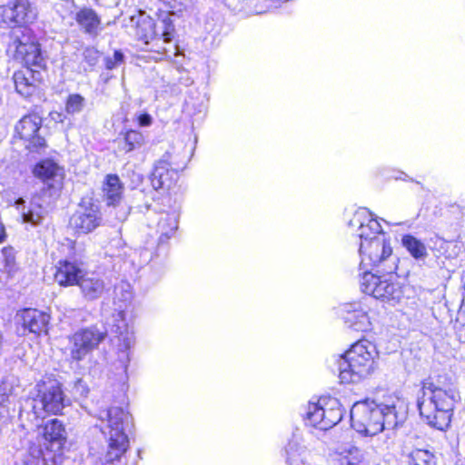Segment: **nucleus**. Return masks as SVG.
Masks as SVG:
<instances>
[{
	"instance_id": "1",
	"label": "nucleus",
	"mask_w": 465,
	"mask_h": 465,
	"mask_svg": "<svg viewBox=\"0 0 465 465\" xmlns=\"http://www.w3.org/2000/svg\"><path fill=\"white\" fill-rule=\"evenodd\" d=\"M405 417L399 400L387 404L366 400L356 402L351 410V427L357 432L371 437L385 430L396 429Z\"/></svg>"
},
{
	"instance_id": "2",
	"label": "nucleus",
	"mask_w": 465,
	"mask_h": 465,
	"mask_svg": "<svg viewBox=\"0 0 465 465\" xmlns=\"http://www.w3.org/2000/svg\"><path fill=\"white\" fill-rule=\"evenodd\" d=\"M420 392L418 408L421 418L432 428L446 430L450 423L457 397L455 389L450 382H443L438 378L424 381Z\"/></svg>"
},
{
	"instance_id": "3",
	"label": "nucleus",
	"mask_w": 465,
	"mask_h": 465,
	"mask_svg": "<svg viewBox=\"0 0 465 465\" xmlns=\"http://www.w3.org/2000/svg\"><path fill=\"white\" fill-rule=\"evenodd\" d=\"M70 405V400L64 395L63 384L56 379L45 377L30 390L27 398L21 406L20 417L26 416L35 426L46 414L58 415Z\"/></svg>"
},
{
	"instance_id": "4",
	"label": "nucleus",
	"mask_w": 465,
	"mask_h": 465,
	"mask_svg": "<svg viewBox=\"0 0 465 465\" xmlns=\"http://www.w3.org/2000/svg\"><path fill=\"white\" fill-rule=\"evenodd\" d=\"M99 419L106 421L105 429L108 430H103V433L108 436V449L102 465H124L123 455L129 446V440L124 431L129 422V413L123 408L111 407L101 411Z\"/></svg>"
},
{
	"instance_id": "5",
	"label": "nucleus",
	"mask_w": 465,
	"mask_h": 465,
	"mask_svg": "<svg viewBox=\"0 0 465 465\" xmlns=\"http://www.w3.org/2000/svg\"><path fill=\"white\" fill-rule=\"evenodd\" d=\"M55 282L61 286L77 285L86 302L100 299L106 291V283L99 273L83 271L75 262L61 261L56 266Z\"/></svg>"
},
{
	"instance_id": "6",
	"label": "nucleus",
	"mask_w": 465,
	"mask_h": 465,
	"mask_svg": "<svg viewBox=\"0 0 465 465\" xmlns=\"http://www.w3.org/2000/svg\"><path fill=\"white\" fill-rule=\"evenodd\" d=\"M375 347L368 341L354 343L337 361L339 377L343 383H354L373 371Z\"/></svg>"
},
{
	"instance_id": "7",
	"label": "nucleus",
	"mask_w": 465,
	"mask_h": 465,
	"mask_svg": "<svg viewBox=\"0 0 465 465\" xmlns=\"http://www.w3.org/2000/svg\"><path fill=\"white\" fill-rule=\"evenodd\" d=\"M393 264L392 266L382 269L389 276H377L370 272H364L360 280L361 292L385 302H399L402 298V290L398 282L391 280V274L395 270Z\"/></svg>"
},
{
	"instance_id": "8",
	"label": "nucleus",
	"mask_w": 465,
	"mask_h": 465,
	"mask_svg": "<svg viewBox=\"0 0 465 465\" xmlns=\"http://www.w3.org/2000/svg\"><path fill=\"white\" fill-rule=\"evenodd\" d=\"M41 436L37 437L36 446L43 449L44 459L50 465H61L64 460L66 432L64 425L57 419L49 420L42 429Z\"/></svg>"
},
{
	"instance_id": "9",
	"label": "nucleus",
	"mask_w": 465,
	"mask_h": 465,
	"mask_svg": "<svg viewBox=\"0 0 465 465\" xmlns=\"http://www.w3.org/2000/svg\"><path fill=\"white\" fill-rule=\"evenodd\" d=\"M107 331L96 326L84 328L74 332L69 339L70 356L72 360L80 361L105 339Z\"/></svg>"
},
{
	"instance_id": "10",
	"label": "nucleus",
	"mask_w": 465,
	"mask_h": 465,
	"mask_svg": "<svg viewBox=\"0 0 465 465\" xmlns=\"http://www.w3.org/2000/svg\"><path fill=\"white\" fill-rule=\"evenodd\" d=\"M183 169L173 160L170 152H165L163 156L154 163L150 181L153 188L158 190H170L179 179V170Z\"/></svg>"
},
{
	"instance_id": "11",
	"label": "nucleus",
	"mask_w": 465,
	"mask_h": 465,
	"mask_svg": "<svg viewBox=\"0 0 465 465\" xmlns=\"http://www.w3.org/2000/svg\"><path fill=\"white\" fill-rule=\"evenodd\" d=\"M50 316L36 309H24L17 312L15 315L16 332L20 336H26L30 333L39 336L47 332V325Z\"/></svg>"
},
{
	"instance_id": "12",
	"label": "nucleus",
	"mask_w": 465,
	"mask_h": 465,
	"mask_svg": "<svg viewBox=\"0 0 465 465\" xmlns=\"http://www.w3.org/2000/svg\"><path fill=\"white\" fill-rule=\"evenodd\" d=\"M359 252L361 263L380 266L389 261L392 249L384 233L371 238L369 242H360Z\"/></svg>"
},
{
	"instance_id": "13",
	"label": "nucleus",
	"mask_w": 465,
	"mask_h": 465,
	"mask_svg": "<svg viewBox=\"0 0 465 465\" xmlns=\"http://www.w3.org/2000/svg\"><path fill=\"white\" fill-rule=\"evenodd\" d=\"M174 27L170 19H163L156 25L152 17L142 14L136 22V35L146 44L157 37L163 38L165 43L171 42Z\"/></svg>"
},
{
	"instance_id": "14",
	"label": "nucleus",
	"mask_w": 465,
	"mask_h": 465,
	"mask_svg": "<svg viewBox=\"0 0 465 465\" xmlns=\"http://www.w3.org/2000/svg\"><path fill=\"white\" fill-rule=\"evenodd\" d=\"M35 17V10L28 0H18L13 5H0V27H14L32 23Z\"/></svg>"
},
{
	"instance_id": "15",
	"label": "nucleus",
	"mask_w": 465,
	"mask_h": 465,
	"mask_svg": "<svg viewBox=\"0 0 465 465\" xmlns=\"http://www.w3.org/2000/svg\"><path fill=\"white\" fill-rule=\"evenodd\" d=\"M102 217L98 206L83 201L71 216L69 224L77 233H89L101 224Z\"/></svg>"
},
{
	"instance_id": "16",
	"label": "nucleus",
	"mask_w": 465,
	"mask_h": 465,
	"mask_svg": "<svg viewBox=\"0 0 465 465\" xmlns=\"http://www.w3.org/2000/svg\"><path fill=\"white\" fill-rule=\"evenodd\" d=\"M42 126V117L35 113L25 115L15 125V132L21 139L27 140V148L32 152H39L45 148L44 137L37 134Z\"/></svg>"
},
{
	"instance_id": "17",
	"label": "nucleus",
	"mask_w": 465,
	"mask_h": 465,
	"mask_svg": "<svg viewBox=\"0 0 465 465\" xmlns=\"http://www.w3.org/2000/svg\"><path fill=\"white\" fill-rule=\"evenodd\" d=\"M350 227L358 228V237L362 242H369L371 238L384 234L380 223L372 218V214L366 208L358 209L349 221Z\"/></svg>"
},
{
	"instance_id": "18",
	"label": "nucleus",
	"mask_w": 465,
	"mask_h": 465,
	"mask_svg": "<svg viewBox=\"0 0 465 465\" xmlns=\"http://www.w3.org/2000/svg\"><path fill=\"white\" fill-rule=\"evenodd\" d=\"M368 311L369 307L363 302H354L343 304L341 313L348 328L356 331H366L371 324Z\"/></svg>"
},
{
	"instance_id": "19",
	"label": "nucleus",
	"mask_w": 465,
	"mask_h": 465,
	"mask_svg": "<svg viewBox=\"0 0 465 465\" xmlns=\"http://www.w3.org/2000/svg\"><path fill=\"white\" fill-rule=\"evenodd\" d=\"M132 298L133 293L129 283L122 282L114 286L113 299L116 313L113 315V318L122 323L116 325L117 330L121 331L125 326V309L131 302Z\"/></svg>"
},
{
	"instance_id": "20",
	"label": "nucleus",
	"mask_w": 465,
	"mask_h": 465,
	"mask_svg": "<svg viewBox=\"0 0 465 465\" xmlns=\"http://www.w3.org/2000/svg\"><path fill=\"white\" fill-rule=\"evenodd\" d=\"M34 174L50 187L60 184L64 178V169L54 161L46 159L34 168Z\"/></svg>"
},
{
	"instance_id": "21",
	"label": "nucleus",
	"mask_w": 465,
	"mask_h": 465,
	"mask_svg": "<svg viewBox=\"0 0 465 465\" xmlns=\"http://www.w3.org/2000/svg\"><path fill=\"white\" fill-rule=\"evenodd\" d=\"M35 74H39V72L28 67L14 74L13 78L17 93L25 97L33 94L36 87Z\"/></svg>"
},
{
	"instance_id": "22",
	"label": "nucleus",
	"mask_w": 465,
	"mask_h": 465,
	"mask_svg": "<svg viewBox=\"0 0 465 465\" xmlns=\"http://www.w3.org/2000/svg\"><path fill=\"white\" fill-rule=\"evenodd\" d=\"M75 21L79 26L92 36H96L100 31L101 19L92 8H82L75 15Z\"/></svg>"
},
{
	"instance_id": "23",
	"label": "nucleus",
	"mask_w": 465,
	"mask_h": 465,
	"mask_svg": "<svg viewBox=\"0 0 465 465\" xmlns=\"http://www.w3.org/2000/svg\"><path fill=\"white\" fill-rule=\"evenodd\" d=\"M103 191L108 205L116 206L119 204L124 192V185L119 176L107 174L104 181Z\"/></svg>"
},
{
	"instance_id": "24",
	"label": "nucleus",
	"mask_w": 465,
	"mask_h": 465,
	"mask_svg": "<svg viewBox=\"0 0 465 465\" xmlns=\"http://www.w3.org/2000/svg\"><path fill=\"white\" fill-rule=\"evenodd\" d=\"M40 198H34L26 210L24 209L22 218L24 223L36 226L42 223L47 215V209L40 203Z\"/></svg>"
},
{
	"instance_id": "25",
	"label": "nucleus",
	"mask_w": 465,
	"mask_h": 465,
	"mask_svg": "<svg viewBox=\"0 0 465 465\" xmlns=\"http://www.w3.org/2000/svg\"><path fill=\"white\" fill-rule=\"evenodd\" d=\"M400 465H436V460L432 452L416 449L406 455Z\"/></svg>"
},
{
	"instance_id": "26",
	"label": "nucleus",
	"mask_w": 465,
	"mask_h": 465,
	"mask_svg": "<svg viewBox=\"0 0 465 465\" xmlns=\"http://www.w3.org/2000/svg\"><path fill=\"white\" fill-rule=\"evenodd\" d=\"M158 231L160 232V242H164L170 239L178 228V220L175 213H163L158 224Z\"/></svg>"
},
{
	"instance_id": "27",
	"label": "nucleus",
	"mask_w": 465,
	"mask_h": 465,
	"mask_svg": "<svg viewBox=\"0 0 465 465\" xmlns=\"http://www.w3.org/2000/svg\"><path fill=\"white\" fill-rule=\"evenodd\" d=\"M145 143L144 135L138 131L129 130L124 134L123 139H119V148L125 153L140 149Z\"/></svg>"
},
{
	"instance_id": "28",
	"label": "nucleus",
	"mask_w": 465,
	"mask_h": 465,
	"mask_svg": "<svg viewBox=\"0 0 465 465\" xmlns=\"http://www.w3.org/2000/svg\"><path fill=\"white\" fill-rule=\"evenodd\" d=\"M15 465H50V462L44 459L41 446L30 444L27 450L22 454V457Z\"/></svg>"
},
{
	"instance_id": "29",
	"label": "nucleus",
	"mask_w": 465,
	"mask_h": 465,
	"mask_svg": "<svg viewBox=\"0 0 465 465\" xmlns=\"http://www.w3.org/2000/svg\"><path fill=\"white\" fill-rule=\"evenodd\" d=\"M402 245L417 260L427 257L428 252L424 243L412 235H404L401 239Z\"/></svg>"
},
{
	"instance_id": "30",
	"label": "nucleus",
	"mask_w": 465,
	"mask_h": 465,
	"mask_svg": "<svg viewBox=\"0 0 465 465\" xmlns=\"http://www.w3.org/2000/svg\"><path fill=\"white\" fill-rule=\"evenodd\" d=\"M324 409L320 402H309L305 413L307 423L323 430Z\"/></svg>"
},
{
	"instance_id": "31",
	"label": "nucleus",
	"mask_w": 465,
	"mask_h": 465,
	"mask_svg": "<svg viewBox=\"0 0 465 465\" xmlns=\"http://www.w3.org/2000/svg\"><path fill=\"white\" fill-rule=\"evenodd\" d=\"M339 405V402L334 400L331 401V406L330 408L324 409L323 430L332 428L341 420L343 411Z\"/></svg>"
},
{
	"instance_id": "32",
	"label": "nucleus",
	"mask_w": 465,
	"mask_h": 465,
	"mask_svg": "<svg viewBox=\"0 0 465 465\" xmlns=\"http://www.w3.org/2000/svg\"><path fill=\"white\" fill-rule=\"evenodd\" d=\"M24 60L27 65H32L38 68L45 66L44 57L37 45L31 44L25 46Z\"/></svg>"
},
{
	"instance_id": "33",
	"label": "nucleus",
	"mask_w": 465,
	"mask_h": 465,
	"mask_svg": "<svg viewBox=\"0 0 465 465\" xmlns=\"http://www.w3.org/2000/svg\"><path fill=\"white\" fill-rule=\"evenodd\" d=\"M69 391L75 401H82L88 397L90 389L85 381L82 378H77L70 384Z\"/></svg>"
},
{
	"instance_id": "34",
	"label": "nucleus",
	"mask_w": 465,
	"mask_h": 465,
	"mask_svg": "<svg viewBox=\"0 0 465 465\" xmlns=\"http://www.w3.org/2000/svg\"><path fill=\"white\" fill-rule=\"evenodd\" d=\"M84 106V98L78 94H70L66 100L65 110L68 114H74L81 112Z\"/></svg>"
},
{
	"instance_id": "35",
	"label": "nucleus",
	"mask_w": 465,
	"mask_h": 465,
	"mask_svg": "<svg viewBox=\"0 0 465 465\" xmlns=\"http://www.w3.org/2000/svg\"><path fill=\"white\" fill-rule=\"evenodd\" d=\"M117 324H122L121 322H118L116 321V319H114V327L115 328L114 331L115 333H118L120 335V341H122V344L120 345V347H123L125 351L129 350L134 342V335L132 333H128L126 332L125 334L124 333V331H126L127 329V325L125 324V326L121 329V331L120 330H117Z\"/></svg>"
},
{
	"instance_id": "36",
	"label": "nucleus",
	"mask_w": 465,
	"mask_h": 465,
	"mask_svg": "<svg viewBox=\"0 0 465 465\" xmlns=\"http://www.w3.org/2000/svg\"><path fill=\"white\" fill-rule=\"evenodd\" d=\"M302 449L294 441H290L286 448V462L288 465H295L298 456L301 455Z\"/></svg>"
},
{
	"instance_id": "37",
	"label": "nucleus",
	"mask_w": 465,
	"mask_h": 465,
	"mask_svg": "<svg viewBox=\"0 0 465 465\" xmlns=\"http://www.w3.org/2000/svg\"><path fill=\"white\" fill-rule=\"evenodd\" d=\"M5 262V270L10 273L15 270V250L12 247H5L2 250Z\"/></svg>"
},
{
	"instance_id": "38",
	"label": "nucleus",
	"mask_w": 465,
	"mask_h": 465,
	"mask_svg": "<svg viewBox=\"0 0 465 465\" xmlns=\"http://www.w3.org/2000/svg\"><path fill=\"white\" fill-rule=\"evenodd\" d=\"M124 55L121 51H114L113 56H106L104 58V65L107 70L117 68L124 63Z\"/></svg>"
},
{
	"instance_id": "39",
	"label": "nucleus",
	"mask_w": 465,
	"mask_h": 465,
	"mask_svg": "<svg viewBox=\"0 0 465 465\" xmlns=\"http://www.w3.org/2000/svg\"><path fill=\"white\" fill-rule=\"evenodd\" d=\"M6 391V386L0 385V414L7 412L8 404L10 403V395Z\"/></svg>"
},
{
	"instance_id": "40",
	"label": "nucleus",
	"mask_w": 465,
	"mask_h": 465,
	"mask_svg": "<svg viewBox=\"0 0 465 465\" xmlns=\"http://www.w3.org/2000/svg\"><path fill=\"white\" fill-rule=\"evenodd\" d=\"M163 3L168 5L170 7L182 11L188 8L193 4V0H162Z\"/></svg>"
},
{
	"instance_id": "41",
	"label": "nucleus",
	"mask_w": 465,
	"mask_h": 465,
	"mask_svg": "<svg viewBox=\"0 0 465 465\" xmlns=\"http://www.w3.org/2000/svg\"><path fill=\"white\" fill-rule=\"evenodd\" d=\"M84 61L90 65L94 66L97 64L99 59V52L94 48H86L84 51Z\"/></svg>"
},
{
	"instance_id": "42",
	"label": "nucleus",
	"mask_w": 465,
	"mask_h": 465,
	"mask_svg": "<svg viewBox=\"0 0 465 465\" xmlns=\"http://www.w3.org/2000/svg\"><path fill=\"white\" fill-rule=\"evenodd\" d=\"M119 361L124 371L125 372L127 370V364L130 361L129 353L127 351H122L121 355H119Z\"/></svg>"
},
{
	"instance_id": "43",
	"label": "nucleus",
	"mask_w": 465,
	"mask_h": 465,
	"mask_svg": "<svg viewBox=\"0 0 465 465\" xmlns=\"http://www.w3.org/2000/svg\"><path fill=\"white\" fill-rule=\"evenodd\" d=\"M138 122L141 126H149L152 124V117L148 114H143L138 117Z\"/></svg>"
},
{
	"instance_id": "44",
	"label": "nucleus",
	"mask_w": 465,
	"mask_h": 465,
	"mask_svg": "<svg viewBox=\"0 0 465 465\" xmlns=\"http://www.w3.org/2000/svg\"><path fill=\"white\" fill-rule=\"evenodd\" d=\"M5 239V227L2 223H0V243H2Z\"/></svg>"
},
{
	"instance_id": "45",
	"label": "nucleus",
	"mask_w": 465,
	"mask_h": 465,
	"mask_svg": "<svg viewBox=\"0 0 465 465\" xmlns=\"http://www.w3.org/2000/svg\"><path fill=\"white\" fill-rule=\"evenodd\" d=\"M127 217V213L126 212H124L122 213V215L119 217L120 220H125Z\"/></svg>"
},
{
	"instance_id": "46",
	"label": "nucleus",
	"mask_w": 465,
	"mask_h": 465,
	"mask_svg": "<svg viewBox=\"0 0 465 465\" xmlns=\"http://www.w3.org/2000/svg\"><path fill=\"white\" fill-rule=\"evenodd\" d=\"M136 177H137V182H142L143 180V176L141 174H136Z\"/></svg>"
}]
</instances>
